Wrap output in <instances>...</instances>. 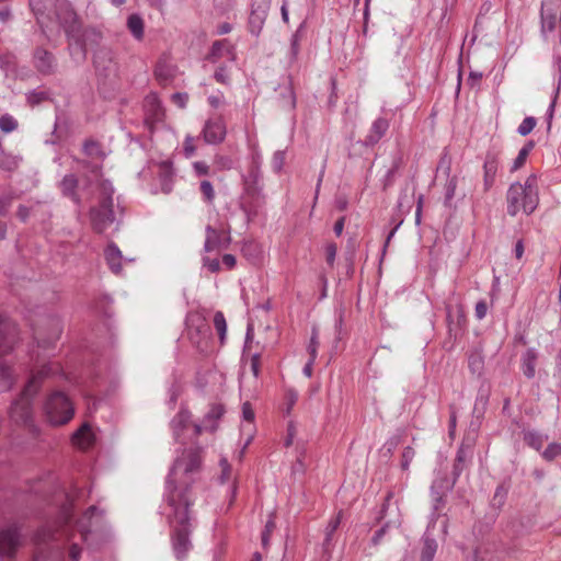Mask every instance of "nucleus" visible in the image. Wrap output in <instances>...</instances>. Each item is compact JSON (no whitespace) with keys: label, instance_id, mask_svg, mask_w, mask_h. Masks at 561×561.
Listing matches in <instances>:
<instances>
[{"label":"nucleus","instance_id":"obj_55","mask_svg":"<svg viewBox=\"0 0 561 561\" xmlns=\"http://www.w3.org/2000/svg\"><path fill=\"white\" fill-rule=\"evenodd\" d=\"M203 266L206 267L211 273H217L220 271V262L217 257L203 256Z\"/></svg>","mask_w":561,"mask_h":561},{"label":"nucleus","instance_id":"obj_49","mask_svg":"<svg viewBox=\"0 0 561 561\" xmlns=\"http://www.w3.org/2000/svg\"><path fill=\"white\" fill-rule=\"evenodd\" d=\"M559 456H561V444L558 443L549 444L542 453V457L548 461H552Z\"/></svg>","mask_w":561,"mask_h":561},{"label":"nucleus","instance_id":"obj_37","mask_svg":"<svg viewBox=\"0 0 561 561\" xmlns=\"http://www.w3.org/2000/svg\"><path fill=\"white\" fill-rule=\"evenodd\" d=\"M127 27L131 35L140 41L144 37V21L140 15L131 14L127 20Z\"/></svg>","mask_w":561,"mask_h":561},{"label":"nucleus","instance_id":"obj_15","mask_svg":"<svg viewBox=\"0 0 561 561\" xmlns=\"http://www.w3.org/2000/svg\"><path fill=\"white\" fill-rule=\"evenodd\" d=\"M206 239L204 243L205 252L219 251L227 248L230 243L229 232L207 226L205 229Z\"/></svg>","mask_w":561,"mask_h":561},{"label":"nucleus","instance_id":"obj_23","mask_svg":"<svg viewBox=\"0 0 561 561\" xmlns=\"http://www.w3.org/2000/svg\"><path fill=\"white\" fill-rule=\"evenodd\" d=\"M438 543L431 534V528L427 527L422 537V548L420 553V561H433L437 552Z\"/></svg>","mask_w":561,"mask_h":561},{"label":"nucleus","instance_id":"obj_4","mask_svg":"<svg viewBox=\"0 0 561 561\" xmlns=\"http://www.w3.org/2000/svg\"><path fill=\"white\" fill-rule=\"evenodd\" d=\"M507 214L515 217L519 211L531 214L538 206L537 178L530 175L524 184L513 183L506 193Z\"/></svg>","mask_w":561,"mask_h":561},{"label":"nucleus","instance_id":"obj_9","mask_svg":"<svg viewBox=\"0 0 561 561\" xmlns=\"http://www.w3.org/2000/svg\"><path fill=\"white\" fill-rule=\"evenodd\" d=\"M21 545L22 535L18 525L0 528V561H12Z\"/></svg>","mask_w":561,"mask_h":561},{"label":"nucleus","instance_id":"obj_41","mask_svg":"<svg viewBox=\"0 0 561 561\" xmlns=\"http://www.w3.org/2000/svg\"><path fill=\"white\" fill-rule=\"evenodd\" d=\"M534 146H535V142L530 140L522 147V149L519 150L517 157L515 158V160L513 162L512 171H516L524 165V163H525L529 152L533 150Z\"/></svg>","mask_w":561,"mask_h":561},{"label":"nucleus","instance_id":"obj_7","mask_svg":"<svg viewBox=\"0 0 561 561\" xmlns=\"http://www.w3.org/2000/svg\"><path fill=\"white\" fill-rule=\"evenodd\" d=\"M44 410L48 422L53 425H64L75 414L71 400L61 391H55L47 398Z\"/></svg>","mask_w":561,"mask_h":561},{"label":"nucleus","instance_id":"obj_36","mask_svg":"<svg viewBox=\"0 0 561 561\" xmlns=\"http://www.w3.org/2000/svg\"><path fill=\"white\" fill-rule=\"evenodd\" d=\"M484 190L488 191L494 183L495 174L497 171V161L493 157H488L484 165Z\"/></svg>","mask_w":561,"mask_h":561},{"label":"nucleus","instance_id":"obj_16","mask_svg":"<svg viewBox=\"0 0 561 561\" xmlns=\"http://www.w3.org/2000/svg\"><path fill=\"white\" fill-rule=\"evenodd\" d=\"M66 37L68 42V51L71 59L78 65L84 62L87 59L88 47L82 42L78 31L66 34Z\"/></svg>","mask_w":561,"mask_h":561},{"label":"nucleus","instance_id":"obj_42","mask_svg":"<svg viewBox=\"0 0 561 561\" xmlns=\"http://www.w3.org/2000/svg\"><path fill=\"white\" fill-rule=\"evenodd\" d=\"M83 151L91 158L103 159L105 156L100 144L94 140H87L83 145Z\"/></svg>","mask_w":561,"mask_h":561},{"label":"nucleus","instance_id":"obj_46","mask_svg":"<svg viewBox=\"0 0 561 561\" xmlns=\"http://www.w3.org/2000/svg\"><path fill=\"white\" fill-rule=\"evenodd\" d=\"M214 327L217 330L221 342L225 340L227 332V322L221 311H217L214 316Z\"/></svg>","mask_w":561,"mask_h":561},{"label":"nucleus","instance_id":"obj_17","mask_svg":"<svg viewBox=\"0 0 561 561\" xmlns=\"http://www.w3.org/2000/svg\"><path fill=\"white\" fill-rule=\"evenodd\" d=\"M389 129V121L385 117L376 118L367 135L365 136L363 144L367 147H373L380 141Z\"/></svg>","mask_w":561,"mask_h":561},{"label":"nucleus","instance_id":"obj_25","mask_svg":"<svg viewBox=\"0 0 561 561\" xmlns=\"http://www.w3.org/2000/svg\"><path fill=\"white\" fill-rule=\"evenodd\" d=\"M537 351L535 348H527L522 355V370L526 378L533 379L536 375Z\"/></svg>","mask_w":561,"mask_h":561},{"label":"nucleus","instance_id":"obj_51","mask_svg":"<svg viewBox=\"0 0 561 561\" xmlns=\"http://www.w3.org/2000/svg\"><path fill=\"white\" fill-rule=\"evenodd\" d=\"M199 188L204 196V199L207 203H213V201L215 198V191H214L213 184L209 181L205 180V181L201 182Z\"/></svg>","mask_w":561,"mask_h":561},{"label":"nucleus","instance_id":"obj_44","mask_svg":"<svg viewBox=\"0 0 561 561\" xmlns=\"http://www.w3.org/2000/svg\"><path fill=\"white\" fill-rule=\"evenodd\" d=\"M302 25L299 26V28L291 35L290 38V49H289V61L293 62L297 59L299 54V42H300V32H301Z\"/></svg>","mask_w":561,"mask_h":561},{"label":"nucleus","instance_id":"obj_47","mask_svg":"<svg viewBox=\"0 0 561 561\" xmlns=\"http://www.w3.org/2000/svg\"><path fill=\"white\" fill-rule=\"evenodd\" d=\"M399 524H400L399 518H397V519H388V520H386V522H385V524L381 526V528H380V529H378V530L375 533V535L373 536V538H371V542H373V545H375V546H376V545L380 543V541H381V539H382L383 535L386 534L387 529H388L390 526H397V525H399Z\"/></svg>","mask_w":561,"mask_h":561},{"label":"nucleus","instance_id":"obj_53","mask_svg":"<svg viewBox=\"0 0 561 561\" xmlns=\"http://www.w3.org/2000/svg\"><path fill=\"white\" fill-rule=\"evenodd\" d=\"M298 400V393L296 390L294 389H288L286 392H285V404H286V408H285V413L286 414H289L293 407L296 404Z\"/></svg>","mask_w":561,"mask_h":561},{"label":"nucleus","instance_id":"obj_24","mask_svg":"<svg viewBox=\"0 0 561 561\" xmlns=\"http://www.w3.org/2000/svg\"><path fill=\"white\" fill-rule=\"evenodd\" d=\"M78 179L75 174H66L60 182V190L64 196L69 197L76 205L81 204V198L77 193Z\"/></svg>","mask_w":561,"mask_h":561},{"label":"nucleus","instance_id":"obj_11","mask_svg":"<svg viewBox=\"0 0 561 561\" xmlns=\"http://www.w3.org/2000/svg\"><path fill=\"white\" fill-rule=\"evenodd\" d=\"M93 65L99 76L107 79L116 76L118 65L114 51L108 47H100L93 55Z\"/></svg>","mask_w":561,"mask_h":561},{"label":"nucleus","instance_id":"obj_52","mask_svg":"<svg viewBox=\"0 0 561 561\" xmlns=\"http://www.w3.org/2000/svg\"><path fill=\"white\" fill-rule=\"evenodd\" d=\"M318 347H319V333H318L317 328H312L310 343L308 346V353H309L310 357L317 358Z\"/></svg>","mask_w":561,"mask_h":561},{"label":"nucleus","instance_id":"obj_32","mask_svg":"<svg viewBox=\"0 0 561 561\" xmlns=\"http://www.w3.org/2000/svg\"><path fill=\"white\" fill-rule=\"evenodd\" d=\"M21 161V156L7 152L0 145V170L13 172L19 168Z\"/></svg>","mask_w":561,"mask_h":561},{"label":"nucleus","instance_id":"obj_48","mask_svg":"<svg viewBox=\"0 0 561 561\" xmlns=\"http://www.w3.org/2000/svg\"><path fill=\"white\" fill-rule=\"evenodd\" d=\"M537 121L533 116L525 117L517 128L520 136H527L536 127Z\"/></svg>","mask_w":561,"mask_h":561},{"label":"nucleus","instance_id":"obj_30","mask_svg":"<svg viewBox=\"0 0 561 561\" xmlns=\"http://www.w3.org/2000/svg\"><path fill=\"white\" fill-rule=\"evenodd\" d=\"M96 513H99V508L92 505L84 512L82 517L77 522V528L81 534L83 540H87L88 535L92 530V519Z\"/></svg>","mask_w":561,"mask_h":561},{"label":"nucleus","instance_id":"obj_56","mask_svg":"<svg viewBox=\"0 0 561 561\" xmlns=\"http://www.w3.org/2000/svg\"><path fill=\"white\" fill-rule=\"evenodd\" d=\"M214 78L219 83L228 84L230 81V77H229L227 67H225V66L218 67L214 73Z\"/></svg>","mask_w":561,"mask_h":561},{"label":"nucleus","instance_id":"obj_12","mask_svg":"<svg viewBox=\"0 0 561 561\" xmlns=\"http://www.w3.org/2000/svg\"><path fill=\"white\" fill-rule=\"evenodd\" d=\"M270 5L271 0H253L249 15V31L251 34L260 35L267 18Z\"/></svg>","mask_w":561,"mask_h":561},{"label":"nucleus","instance_id":"obj_60","mask_svg":"<svg viewBox=\"0 0 561 561\" xmlns=\"http://www.w3.org/2000/svg\"><path fill=\"white\" fill-rule=\"evenodd\" d=\"M275 529V522L273 517H270V519L266 522L264 530L262 533V543L263 546H266L270 540V535Z\"/></svg>","mask_w":561,"mask_h":561},{"label":"nucleus","instance_id":"obj_13","mask_svg":"<svg viewBox=\"0 0 561 561\" xmlns=\"http://www.w3.org/2000/svg\"><path fill=\"white\" fill-rule=\"evenodd\" d=\"M204 141L208 145H217L224 141L226 137V125L221 117L209 118L203 128Z\"/></svg>","mask_w":561,"mask_h":561},{"label":"nucleus","instance_id":"obj_22","mask_svg":"<svg viewBox=\"0 0 561 561\" xmlns=\"http://www.w3.org/2000/svg\"><path fill=\"white\" fill-rule=\"evenodd\" d=\"M472 457V445L470 443H462L457 450L456 459L453 468V476L457 480L462 473L466 462Z\"/></svg>","mask_w":561,"mask_h":561},{"label":"nucleus","instance_id":"obj_2","mask_svg":"<svg viewBox=\"0 0 561 561\" xmlns=\"http://www.w3.org/2000/svg\"><path fill=\"white\" fill-rule=\"evenodd\" d=\"M31 359L34 362V368L31 371L30 379L20 396L12 402L9 415L16 423L28 427L33 433L36 427L33 423V405L32 401L41 388V383L45 378L59 374L61 367L57 362H45L41 359L38 353H31Z\"/></svg>","mask_w":561,"mask_h":561},{"label":"nucleus","instance_id":"obj_43","mask_svg":"<svg viewBox=\"0 0 561 561\" xmlns=\"http://www.w3.org/2000/svg\"><path fill=\"white\" fill-rule=\"evenodd\" d=\"M18 121L10 114L0 116V130L4 134L14 131L18 128Z\"/></svg>","mask_w":561,"mask_h":561},{"label":"nucleus","instance_id":"obj_59","mask_svg":"<svg viewBox=\"0 0 561 561\" xmlns=\"http://www.w3.org/2000/svg\"><path fill=\"white\" fill-rule=\"evenodd\" d=\"M284 162H285V152L282 150L276 151L273 154V159H272L273 169L276 172H279L284 165Z\"/></svg>","mask_w":561,"mask_h":561},{"label":"nucleus","instance_id":"obj_33","mask_svg":"<svg viewBox=\"0 0 561 561\" xmlns=\"http://www.w3.org/2000/svg\"><path fill=\"white\" fill-rule=\"evenodd\" d=\"M432 497V512L430 514V522L427 527L432 528L434 527L435 523L437 522L438 517L440 516V511L444 508L446 504V497L447 495L438 494V493H431Z\"/></svg>","mask_w":561,"mask_h":561},{"label":"nucleus","instance_id":"obj_62","mask_svg":"<svg viewBox=\"0 0 561 561\" xmlns=\"http://www.w3.org/2000/svg\"><path fill=\"white\" fill-rule=\"evenodd\" d=\"M505 497H506V490L502 485H499L493 495V500H492L493 505H499V506L503 505Z\"/></svg>","mask_w":561,"mask_h":561},{"label":"nucleus","instance_id":"obj_45","mask_svg":"<svg viewBox=\"0 0 561 561\" xmlns=\"http://www.w3.org/2000/svg\"><path fill=\"white\" fill-rule=\"evenodd\" d=\"M285 92L282 94V106L288 110H293L296 105V96L291 84L285 87Z\"/></svg>","mask_w":561,"mask_h":561},{"label":"nucleus","instance_id":"obj_28","mask_svg":"<svg viewBox=\"0 0 561 561\" xmlns=\"http://www.w3.org/2000/svg\"><path fill=\"white\" fill-rule=\"evenodd\" d=\"M446 321L448 327V333L451 335L453 333H457V330L461 329V327L466 322V317L463 310L460 306L457 307L456 316H454L453 309L450 306L446 307Z\"/></svg>","mask_w":561,"mask_h":561},{"label":"nucleus","instance_id":"obj_8","mask_svg":"<svg viewBox=\"0 0 561 561\" xmlns=\"http://www.w3.org/2000/svg\"><path fill=\"white\" fill-rule=\"evenodd\" d=\"M559 26L561 43V0H541L540 5V34L548 39Z\"/></svg>","mask_w":561,"mask_h":561},{"label":"nucleus","instance_id":"obj_54","mask_svg":"<svg viewBox=\"0 0 561 561\" xmlns=\"http://www.w3.org/2000/svg\"><path fill=\"white\" fill-rule=\"evenodd\" d=\"M14 196L12 194H5L0 196V216H5L12 206Z\"/></svg>","mask_w":561,"mask_h":561},{"label":"nucleus","instance_id":"obj_29","mask_svg":"<svg viewBox=\"0 0 561 561\" xmlns=\"http://www.w3.org/2000/svg\"><path fill=\"white\" fill-rule=\"evenodd\" d=\"M47 3L48 0H28L30 9L36 16V21L45 34L50 30L49 24L45 22V10L47 8Z\"/></svg>","mask_w":561,"mask_h":561},{"label":"nucleus","instance_id":"obj_31","mask_svg":"<svg viewBox=\"0 0 561 561\" xmlns=\"http://www.w3.org/2000/svg\"><path fill=\"white\" fill-rule=\"evenodd\" d=\"M191 413L182 409L171 421V428L173 432V437L176 442H180L181 432L185 430L190 423Z\"/></svg>","mask_w":561,"mask_h":561},{"label":"nucleus","instance_id":"obj_6","mask_svg":"<svg viewBox=\"0 0 561 561\" xmlns=\"http://www.w3.org/2000/svg\"><path fill=\"white\" fill-rule=\"evenodd\" d=\"M16 325L0 313V356L11 352L16 342ZM14 383L12 369L0 360V391H8Z\"/></svg>","mask_w":561,"mask_h":561},{"label":"nucleus","instance_id":"obj_63","mask_svg":"<svg viewBox=\"0 0 561 561\" xmlns=\"http://www.w3.org/2000/svg\"><path fill=\"white\" fill-rule=\"evenodd\" d=\"M488 313V305L485 300H480L476 304L474 316L478 320H482L485 318Z\"/></svg>","mask_w":561,"mask_h":561},{"label":"nucleus","instance_id":"obj_57","mask_svg":"<svg viewBox=\"0 0 561 561\" xmlns=\"http://www.w3.org/2000/svg\"><path fill=\"white\" fill-rule=\"evenodd\" d=\"M415 456V451L412 447L410 446H407L404 449H403V453H402V461H401V467L402 469L407 470L411 463V461L413 460Z\"/></svg>","mask_w":561,"mask_h":561},{"label":"nucleus","instance_id":"obj_58","mask_svg":"<svg viewBox=\"0 0 561 561\" xmlns=\"http://www.w3.org/2000/svg\"><path fill=\"white\" fill-rule=\"evenodd\" d=\"M337 252V247L335 243H328L325 247V261L330 266L334 265L335 256Z\"/></svg>","mask_w":561,"mask_h":561},{"label":"nucleus","instance_id":"obj_39","mask_svg":"<svg viewBox=\"0 0 561 561\" xmlns=\"http://www.w3.org/2000/svg\"><path fill=\"white\" fill-rule=\"evenodd\" d=\"M341 524V513H339L335 517H333L327 528H325V537H324V540H323V548L324 550H329L330 547L332 546V538H333V535L334 533L336 531V529L339 528Z\"/></svg>","mask_w":561,"mask_h":561},{"label":"nucleus","instance_id":"obj_1","mask_svg":"<svg viewBox=\"0 0 561 561\" xmlns=\"http://www.w3.org/2000/svg\"><path fill=\"white\" fill-rule=\"evenodd\" d=\"M201 448L191 447L183 450L179 456L165 481V500L171 508L168 515L172 527L171 541L175 558L183 561L192 548L191 534V511L194 504L192 485L195 483L201 465Z\"/></svg>","mask_w":561,"mask_h":561},{"label":"nucleus","instance_id":"obj_14","mask_svg":"<svg viewBox=\"0 0 561 561\" xmlns=\"http://www.w3.org/2000/svg\"><path fill=\"white\" fill-rule=\"evenodd\" d=\"M49 333L45 337L42 335L39 330L35 331V340L37 342V348L48 350L51 345L59 340L62 332V323L59 317L51 316L48 318Z\"/></svg>","mask_w":561,"mask_h":561},{"label":"nucleus","instance_id":"obj_64","mask_svg":"<svg viewBox=\"0 0 561 561\" xmlns=\"http://www.w3.org/2000/svg\"><path fill=\"white\" fill-rule=\"evenodd\" d=\"M154 73H156V77L162 81H168L172 77L171 71L161 65H159L156 68Z\"/></svg>","mask_w":561,"mask_h":561},{"label":"nucleus","instance_id":"obj_3","mask_svg":"<svg viewBox=\"0 0 561 561\" xmlns=\"http://www.w3.org/2000/svg\"><path fill=\"white\" fill-rule=\"evenodd\" d=\"M261 165L262 157L259 152H254L248 172L242 176L244 196L240 202V207L245 215L247 221L252 220L256 216L263 203Z\"/></svg>","mask_w":561,"mask_h":561},{"label":"nucleus","instance_id":"obj_18","mask_svg":"<svg viewBox=\"0 0 561 561\" xmlns=\"http://www.w3.org/2000/svg\"><path fill=\"white\" fill-rule=\"evenodd\" d=\"M225 408L221 404H213L209 411L204 416L202 424H195V435H199L203 430L215 431L217 428V421L224 415Z\"/></svg>","mask_w":561,"mask_h":561},{"label":"nucleus","instance_id":"obj_40","mask_svg":"<svg viewBox=\"0 0 561 561\" xmlns=\"http://www.w3.org/2000/svg\"><path fill=\"white\" fill-rule=\"evenodd\" d=\"M524 442L531 448L536 449V450H540L542 445H543V442H545V438L543 436L537 432V431H527V432H524Z\"/></svg>","mask_w":561,"mask_h":561},{"label":"nucleus","instance_id":"obj_5","mask_svg":"<svg viewBox=\"0 0 561 561\" xmlns=\"http://www.w3.org/2000/svg\"><path fill=\"white\" fill-rule=\"evenodd\" d=\"M100 202L90 209V221L98 233H103L114 221L113 194L114 187L108 180H102L99 184Z\"/></svg>","mask_w":561,"mask_h":561},{"label":"nucleus","instance_id":"obj_19","mask_svg":"<svg viewBox=\"0 0 561 561\" xmlns=\"http://www.w3.org/2000/svg\"><path fill=\"white\" fill-rule=\"evenodd\" d=\"M34 65L42 75H50L55 71L56 60L48 50L37 48L34 53Z\"/></svg>","mask_w":561,"mask_h":561},{"label":"nucleus","instance_id":"obj_20","mask_svg":"<svg viewBox=\"0 0 561 561\" xmlns=\"http://www.w3.org/2000/svg\"><path fill=\"white\" fill-rule=\"evenodd\" d=\"M104 257L113 274L121 275L123 273V254L114 242H110L105 248Z\"/></svg>","mask_w":561,"mask_h":561},{"label":"nucleus","instance_id":"obj_10","mask_svg":"<svg viewBox=\"0 0 561 561\" xmlns=\"http://www.w3.org/2000/svg\"><path fill=\"white\" fill-rule=\"evenodd\" d=\"M54 14L65 34L78 31L81 25L77 12L68 0H57L54 4Z\"/></svg>","mask_w":561,"mask_h":561},{"label":"nucleus","instance_id":"obj_34","mask_svg":"<svg viewBox=\"0 0 561 561\" xmlns=\"http://www.w3.org/2000/svg\"><path fill=\"white\" fill-rule=\"evenodd\" d=\"M78 33L87 47L99 45L102 39V33L95 27H82V25H80L78 27Z\"/></svg>","mask_w":561,"mask_h":561},{"label":"nucleus","instance_id":"obj_35","mask_svg":"<svg viewBox=\"0 0 561 561\" xmlns=\"http://www.w3.org/2000/svg\"><path fill=\"white\" fill-rule=\"evenodd\" d=\"M225 51L229 55L232 54V49L228 47V41H216L213 43L211 48L206 56V59L210 62H217L225 55Z\"/></svg>","mask_w":561,"mask_h":561},{"label":"nucleus","instance_id":"obj_50","mask_svg":"<svg viewBox=\"0 0 561 561\" xmlns=\"http://www.w3.org/2000/svg\"><path fill=\"white\" fill-rule=\"evenodd\" d=\"M469 368L473 374H480L483 368V357L479 353L469 356Z\"/></svg>","mask_w":561,"mask_h":561},{"label":"nucleus","instance_id":"obj_21","mask_svg":"<svg viewBox=\"0 0 561 561\" xmlns=\"http://www.w3.org/2000/svg\"><path fill=\"white\" fill-rule=\"evenodd\" d=\"M72 444L76 445L80 449H88L91 447L95 440V436L88 423H84L81 425L80 428H78L72 434Z\"/></svg>","mask_w":561,"mask_h":561},{"label":"nucleus","instance_id":"obj_27","mask_svg":"<svg viewBox=\"0 0 561 561\" xmlns=\"http://www.w3.org/2000/svg\"><path fill=\"white\" fill-rule=\"evenodd\" d=\"M159 180L161 191L164 194H169L172 191L173 183V169L171 161L167 160L159 163Z\"/></svg>","mask_w":561,"mask_h":561},{"label":"nucleus","instance_id":"obj_38","mask_svg":"<svg viewBox=\"0 0 561 561\" xmlns=\"http://www.w3.org/2000/svg\"><path fill=\"white\" fill-rule=\"evenodd\" d=\"M446 174L448 176V180L445 184V198L444 204L447 207L451 206L453 199L455 197L456 188H457V178L456 176H449L450 168L447 164L446 168Z\"/></svg>","mask_w":561,"mask_h":561},{"label":"nucleus","instance_id":"obj_26","mask_svg":"<svg viewBox=\"0 0 561 561\" xmlns=\"http://www.w3.org/2000/svg\"><path fill=\"white\" fill-rule=\"evenodd\" d=\"M456 481L455 477L449 479L446 473L439 472L432 482L430 493L447 495L453 490Z\"/></svg>","mask_w":561,"mask_h":561},{"label":"nucleus","instance_id":"obj_61","mask_svg":"<svg viewBox=\"0 0 561 561\" xmlns=\"http://www.w3.org/2000/svg\"><path fill=\"white\" fill-rule=\"evenodd\" d=\"M251 371L254 376V378H257L260 376L261 370V356L259 353H255L251 356V363H250Z\"/></svg>","mask_w":561,"mask_h":561}]
</instances>
